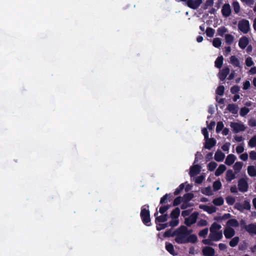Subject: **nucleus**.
<instances>
[{
    "mask_svg": "<svg viewBox=\"0 0 256 256\" xmlns=\"http://www.w3.org/2000/svg\"><path fill=\"white\" fill-rule=\"evenodd\" d=\"M149 206L146 204L141 208L140 216L142 222L146 226H150V212L148 210Z\"/></svg>",
    "mask_w": 256,
    "mask_h": 256,
    "instance_id": "obj_1",
    "label": "nucleus"
},
{
    "mask_svg": "<svg viewBox=\"0 0 256 256\" xmlns=\"http://www.w3.org/2000/svg\"><path fill=\"white\" fill-rule=\"evenodd\" d=\"M198 212H194L192 213L188 217L186 218L184 220V224L188 226H190L192 224H195L196 222Z\"/></svg>",
    "mask_w": 256,
    "mask_h": 256,
    "instance_id": "obj_2",
    "label": "nucleus"
},
{
    "mask_svg": "<svg viewBox=\"0 0 256 256\" xmlns=\"http://www.w3.org/2000/svg\"><path fill=\"white\" fill-rule=\"evenodd\" d=\"M238 28L244 34H247L250 30L249 21L246 19L240 20L238 24Z\"/></svg>",
    "mask_w": 256,
    "mask_h": 256,
    "instance_id": "obj_3",
    "label": "nucleus"
},
{
    "mask_svg": "<svg viewBox=\"0 0 256 256\" xmlns=\"http://www.w3.org/2000/svg\"><path fill=\"white\" fill-rule=\"evenodd\" d=\"M251 206L248 200H245L243 204L240 202L236 203L234 208L240 212H243L244 210H250Z\"/></svg>",
    "mask_w": 256,
    "mask_h": 256,
    "instance_id": "obj_4",
    "label": "nucleus"
},
{
    "mask_svg": "<svg viewBox=\"0 0 256 256\" xmlns=\"http://www.w3.org/2000/svg\"><path fill=\"white\" fill-rule=\"evenodd\" d=\"M238 189L242 192H245L248 190V184L246 180L244 178H240L238 181Z\"/></svg>",
    "mask_w": 256,
    "mask_h": 256,
    "instance_id": "obj_5",
    "label": "nucleus"
},
{
    "mask_svg": "<svg viewBox=\"0 0 256 256\" xmlns=\"http://www.w3.org/2000/svg\"><path fill=\"white\" fill-rule=\"evenodd\" d=\"M230 126L232 128L233 132L234 133H238L240 132H243L246 130V127L242 124L234 122H231Z\"/></svg>",
    "mask_w": 256,
    "mask_h": 256,
    "instance_id": "obj_6",
    "label": "nucleus"
},
{
    "mask_svg": "<svg viewBox=\"0 0 256 256\" xmlns=\"http://www.w3.org/2000/svg\"><path fill=\"white\" fill-rule=\"evenodd\" d=\"M186 4L188 7L193 10H196L202 4V0H187Z\"/></svg>",
    "mask_w": 256,
    "mask_h": 256,
    "instance_id": "obj_7",
    "label": "nucleus"
},
{
    "mask_svg": "<svg viewBox=\"0 0 256 256\" xmlns=\"http://www.w3.org/2000/svg\"><path fill=\"white\" fill-rule=\"evenodd\" d=\"M187 231V228L184 226H181L178 228L174 230L175 236H178L186 238V232Z\"/></svg>",
    "mask_w": 256,
    "mask_h": 256,
    "instance_id": "obj_8",
    "label": "nucleus"
},
{
    "mask_svg": "<svg viewBox=\"0 0 256 256\" xmlns=\"http://www.w3.org/2000/svg\"><path fill=\"white\" fill-rule=\"evenodd\" d=\"M158 212L156 211L154 214V216L156 217L155 222L156 225H158L159 223L164 222L167 221L168 216V214H162V215L158 216Z\"/></svg>",
    "mask_w": 256,
    "mask_h": 256,
    "instance_id": "obj_9",
    "label": "nucleus"
},
{
    "mask_svg": "<svg viewBox=\"0 0 256 256\" xmlns=\"http://www.w3.org/2000/svg\"><path fill=\"white\" fill-rule=\"evenodd\" d=\"M232 12V9L229 4H225L222 7V14L225 18L228 17Z\"/></svg>",
    "mask_w": 256,
    "mask_h": 256,
    "instance_id": "obj_10",
    "label": "nucleus"
},
{
    "mask_svg": "<svg viewBox=\"0 0 256 256\" xmlns=\"http://www.w3.org/2000/svg\"><path fill=\"white\" fill-rule=\"evenodd\" d=\"M230 70L228 67L224 68L218 73V78L220 81L223 82L230 73Z\"/></svg>",
    "mask_w": 256,
    "mask_h": 256,
    "instance_id": "obj_11",
    "label": "nucleus"
},
{
    "mask_svg": "<svg viewBox=\"0 0 256 256\" xmlns=\"http://www.w3.org/2000/svg\"><path fill=\"white\" fill-rule=\"evenodd\" d=\"M202 253L204 256H214V250L210 246H205L202 250Z\"/></svg>",
    "mask_w": 256,
    "mask_h": 256,
    "instance_id": "obj_12",
    "label": "nucleus"
},
{
    "mask_svg": "<svg viewBox=\"0 0 256 256\" xmlns=\"http://www.w3.org/2000/svg\"><path fill=\"white\" fill-rule=\"evenodd\" d=\"M224 234L226 238L229 239L234 236L235 230L230 227H227L224 230Z\"/></svg>",
    "mask_w": 256,
    "mask_h": 256,
    "instance_id": "obj_13",
    "label": "nucleus"
},
{
    "mask_svg": "<svg viewBox=\"0 0 256 256\" xmlns=\"http://www.w3.org/2000/svg\"><path fill=\"white\" fill-rule=\"evenodd\" d=\"M201 167L198 164L192 166L190 168V175L191 177L194 176L198 174L200 172Z\"/></svg>",
    "mask_w": 256,
    "mask_h": 256,
    "instance_id": "obj_14",
    "label": "nucleus"
},
{
    "mask_svg": "<svg viewBox=\"0 0 256 256\" xmlns=\"http://www.w3.org/2000/svg\"><path fill=\"white\" fill-rule=\"evenodd\" d=\"M209 237L213 241H218L222 238V232H211Z\"/></svg>",
    "mask_w": 256,
    "mask_h": 256,
    "instance_id": "obj_15",
    "label": "nucleus"
},
{
    "mask_svg": "<svg viewBox=\"0 0 256 256\" xmlns=\"http://www.w3.org/2000/svg\"><path fill=\"white\" fill-rule=\"evenodd\" d=\"M206 142L204 144V148L208 150H210L213 146H214L216 143V140L214 138H208L206 139Z\"/></svg>",
    "mask_w": 256,
    "mask_h": 256,
    "instance_id": "obj_16",
    "label": "nucleus"
},
{
    "mask_svg": "<svg viewBox=\"0 0 256 256\" xmlns=\"http://www.w3.org/2000/svg\"><path fill=\"white\" fill-rule=\"evenodd\" d=\"M249 42L248 39L245 36H242L239 40L238 46L242 49H244L248 45Z\"/></svg>",
    "mask_w": 256,
    "mask_h": 256,
    "instance_id": "obj_17",
    "label": "nucleus"
},
{
    "mask_svg": "<svg viewBox=\"0 0 256 256\" xmlns=\"http://www.w3.org/2000/svg\"><path fill=\"white\" fill-rule=\"evenodd\" d=\"M244 228L249 234H256V224H250L246 225Z\"/></svg>",
    "mask_w": 256,
    "mask_h": 256,
    "instance_id": "obj_18",
    "label": "nucleus"
},
{
    "mask_svg": "<svg viewBox=\"0 0 256 256\" xmlns=\"http://www.w3.org/2000/svg\"><path fill=\"white\" fill-rule=\"evenodd\" d=\"M226 109L231 113L234 114H237L238 112V105L234 104H228L227 106Z\"/></svg>",
    "mask_w": 256,
    "mask_h": 256,
    "instance_id": "obj_19",
    "label": "nucleus"
},
{
    "mask_svg": "<svg viewBox=\"0 0 256 256\" xmlns=\"http://www.w3.org/2000/svg\"><path fill=\"white\" fill-rule=\"evenodd\" d=\"M236 159V156L233 154H228L225 160V164L228 166L232 164Z\"/></svg>",
    "mask_w": 256,
    "mask_h": 256,
    "instance_id": "obj_20",
    "label": "nucleus"
},
{
    "mask_svg": "<svg viewBox=\"0 0 256 256\" xmlns=\"http://www.w3.org/2000/svg\"><path fill=\"white\" fill-rule=\"evenodd\" d=\"M224 154L220 150H218L216 152L214 155V160L217 162H222L224 158Z\"/></svg>",
    "mask_w": 256,
    "mask_h": 256,
    "instance_id": "obj_21",
    "label": "nucleus"
},
{
    "mask_svg": "<svg viewBox=\"0 0 256 256\" xmlns=\"http://www.w3.org/2000/svg\"><path fill=\"white\" fill-rule=\"evenodd\" d=\"M236 178V174L233 172L232 170H228L226 172V180L227 182H230Z\"/></svg>",
    "mask_w": 256,
    "mask_h": 256,
    "instance_id": "obj_22",
    "label": "nucleus"
},
{
    "mask_svg": "<svg viewBox=\"0 0 256 256\" xmlns=\"http://www.w3.org/2000/svg\"><path fill=\"white\" fill-rule=\"evenodd\" d=\"M180 210L178 208H176L172 210L170 216L172 219H178L180 214Z\"/></svg>",
    "mask_w": 256,
    "mask_h": 256,
    "instance_id": "obj_23",
    "label": "nucleus"
},
{
    "mask_svg": "<svg viewBox=\"0 0 256 256\" xmlns=\"http://www.w3.org/2000/svg\"><path fill=\"white\" fill-rule=\"evenodd\" d=\"M226 225L228 227L232 226L234 228H236L238 226L239 223L236 219L232 218L228 220L226 222Z\"/></svg>",
    "mask_w": 256,
    "mask_h": 256,
    "instance_id": "obj_24",
    "label": "nucleus"
},
{
    "mask_svg": "<svg viewBox=\"0 0 256 256\" xmlns=\"http://www.w3.org/2000/svg\"><path fill=\"white\" fill-rule=\"evenodd\" d=\"M230 62L234 66L240 68V61L235 56H230Z\"/></svg>",
    "mask_w": 256,
    "mask_h": 256,
    "instance_id": "obj_25",
    "label": "nucleus"
},
{
    "mask_svg": "<svg viewBox=\"0 0 256 256\" xmlns=\"http://www.w3.org/2000/svg\"><path fill=\"white\" fill-rule=\"evenodd\" d=\"M166 250L171 254L174 256L176 254L174 252V246L169 242H166Z\"/></svg>",
    "mask_w": 256,
    "mask_h": 256,
    "instance_id": "obj_26",
    "label": "nucleus"
},
{
    "mask_svg": "<svg viewBox=\"0 0 256 256\" xmlns=\"http://www.w3.org/2000/svg\"><path fill=\"white\" fill-rule=\"evenodd\" d=\"M226 170V166L224 164H220L215 172V175L217 176L221 175Z\"/></svg>",
    "mask_w": 256,
    "mask_h": 256,
    "instance_id": "obj_27",
    "label": "nucleus"
},
{
    "mask_svg": "<svg viewBox=\"0 0 256 256\" xmlns=\"http://www.w3.org/2000/svg\"><path fill=\"white\" fill-rule=\"evenodd\" d=\"M198 240V238L196 234H190L187 238L186 239V243H195Z\"/></svg>",
    "mask_w": 256,
    "mask_h": 256,
    "instance_id": "obj_28",
    "label": "nucleus"
},
{
    "mask_svg": "<svg viewBox=\"0 0 256 256\" xmlns=\"http://www.w3.org/2000/svg\"><path fill=\"white\" fill-rule=\"evenodd\" d=\"M223 60L224 58L222 56H218L214 62L215 66L218 68H221L223 64Z\"/></svg>",
    "mask_w": 256,
    "mask_h": 256,
    "instance_id": "obj_29",
    "label": "nucleus"
},
{
    "mask_svg": "<svg viewBox=\"0 0 256 256\" xmlns=\"http://www.w3.org/2000/svg\"><path fill=\"white\" fill-rule=\"evenodd\" d=\"M234 37L230 34H226L225 35L226 42L228 45H231L234 42Z\"/></svg>",
    "mask_w": 256,
    "mask_h": 256,
    "instance_id": "obj_30",
    "label": "nucleus"
},
{
    "mask_svg": "<svg viewBox=\"0 0 256 256\" xmlns=\"http://www.w3.org/2000/svg\"><path fill=\"white\" fill-rule=\"evenodd\" d=\"M242 166H243V163L240 162H237L234 164L233 168L236 172V174L237 172H238L241 170V169L242 168Z\"/></svg>",
    "mask_w": 256,
    "mask_h": 256,
    "instance_id": "obj_31",
    "label": "nucleus"
},
{
    "mask_svg": "<svg viewBox=\"0 0 256 256\" xmlns=\"http://www.w3.org/2000/svg\"><path fill=\"white\" fill-rule=\"evenodd\" d=\"M194 197V194L192 193H186L184 195L182 200L188 202L191 200Z\"/></svg>",
    "mask_w": 256,
    "mask_h": 256,
    "instance_id": "obj_32",
    "label": "nucleus"
},
{
    "mask_svg": "<svg viewBox=\"0 0 256 256\" xmlns=\"http://www.w3.org/2000/svg\"><path fill=\"white\" fill-rule=\"evenodd\" d=\"M221 228V226L216 222H214L210 228V232H217V230H219Z\"/></svg>",
    "mask_w": 256,
    "mask_h": 256,
    "instance_id": "obj_33",
    "label": "nucleus"
},
{
    "mask_svg": "<svg viewBox=\"0 0 256 256\" xmlns=\"http://www.w3.org/2000/svg\"><path fill=\"white\" fill-rule=\"evenodd\" d=\"M212 202L215 206H220L223 204L224 200L222 197H220L214 198Z\"/></svg>",
    "mask_w": 256,
    "mask_h": 256,
    "instance_id": "obj_34",
    "label": "nucleus"
},
{
    "mask_svg": "<svg viewBox=\"0 0 256 256\" xmlns=\"http://www.w3.org/2000/svg\"><path fill=\"white\" fill-rule=\"evenodd\" d=\"M239 240H240L239 237H238V236L234 237L230 242V244H229L230 246L232 248L236 246L238 244Z\"/></svg>",
    "mask_w": 256,
    "mask_h": 256,
    "instance_id": "obj_35",
    "label": "nucleus"
},
{
    "mask_svg": "<svg viewBox=\"0 0 256 256\" xmlns=\"http://www.w3.org/2000/svg\"><path fill=\"white\" fill-rule=\"evenodd\" d=\"M201 192L202 194L206 196H211L212 194V192L210 186L202 189Z\"/></svg>",
    "mask_w": 256,
    "mask_h": 256,
    "instance_id": "obj_36",
    "label": "nucleus"
},
{
    "mask_svg": "<svg viewBox=\"0 0 256 256\" xmlns=\"http://www.w3.org/2000/svg\"><path fill=\"white\" fill-rule=\"evenodd\" d=\"M222 184L220 180L215 181L213 184V189L214 191H218L221 188Z\"/></svg>",
    "mask_w": 256,
    "mask_h": 256,
    "instance_id": "obj_37",
    "label": "nucleus"
},
{
    "mask_svg": "<svg viewBox=\"0 0 256 256\" xmlns=\"http://www.w3.org/2000/svg\"><path fill=\"white\" fill-rule=\"evenodd\" d=\"M232 6L234 8V12L236 14H238L240 12V6L237 1L232 2Z\"/></svg>",
    "mask_w": 256,
    "mask_h": 256,
    "instance_id": "obj_38",
    "label": "nucleus"
},
{
    "mask_svg": "<svg viewBox=\"0 0 256 256\" xmlns=\"http://www.w3.org/2000/svg\"><path fill=\"white\" fill-rule=\"evenodd\" d=\"M228 32V29L224 26H222L218 28L217 30L218 34L220 36H223L224 34Z\"/></svg>",
    "mask_w": 256,
    "mask_h": 256,
    "instance_id": "obj_39",
    "label": "nucleus"
},
{
    "mask_svg": "<svg viewBox=\"0 0 256 256\" xmlns=\"http://www.w3.org/2000/svg\"><path fill=\"white\" fill-rule=\"evenodd\" d=\"M249 146L254 148L256 146V134L253 136L248 142Z\"/></svg>",
    "mask_w": 256,
    "mask_h": 256,
    "instance_id": "obj_40",
    "label": "nucleus"
},
{
    "mask_svg": "<svg viewBox=\"0 0 256 256\" xmlns=\"http://www.w3.org/2000/svg\"><path fill=\"white\" fill-rule=\"evenodd\" d=\"M212 44L214 47L218 48L222 44L221 39L218 38H214L213 40Z\"/></svg>",
    "mask_w": 256,
    "mask_h": 256,
    "instance_id": "obj_41",
    "label": "nucleus"
},
{
    "mask_svg": "<svg viewBox=\"0 0 256 256\" xmlns=\"http://www.w3.org/2000/svg\"><path fill=\"white\" fill-rule=\"evenodd\" d=\"M214 30L212 28L208 27L206 30V34L208 37H213L214 34Z\"/></svg>",
    "mask_w": 256,
    "mask_h": 256,
    "instance_id": "obj_42",
    "label": "nucleus"
},
{
    "mask_svg": "<svg viewBox=\"0 0 256 256\" xmlns=\"http://www.w3.org/2000/svg\"><path fill=\"white\" fill-rule=\"evenodd\" d=\"M214 0H206V2L203 6L204 10L207 9L208 7H211L214 5Z\"/></svg>",
    "mask_w": 256,
    "mask_h": 256,
    "instance_id": "obj_43",
    "label": "nucleus"
},
{
    "mask_svg": "<svg viewBox=\"0 0 256 256\" xmlns=\"http://www.w3.org/2000/svg\"><path fill=\"white\" fill-rule=\"evenodd\" d=\"M226 203L230 206L233 205L236 201L235 198L232 196H228L226 197Z\"/></svg>",
    "mask_w": 256,
    "mask_h": 256,
    "instance_id": "obj_44",
    "label": "nucleus"
},
{
    "mask_svg": "<svg viewBox=\"0 0 256 256\" xmlns=\"http://www.w3.org/2000/svg\"><path fill=\"white\" fill-rule=\"evenodd\" d=\"M170 205L166 204L164 206H162L159 208V212L161 214H164V213L170 208Z\"/></svg>",
    "mask_w": 256,
    "mask_h": 256,
    "instance_id": "obj_45",
    "label": "nucleus"
},
{
    "mask_svg": "<svg viewBox=\"0 0 256 256\" xmlns=\"http://www.w3.org/2000/svg\"><path fill=\"white\" fill-rule=\"evenodd\" d=\"M224 86H220L216 90V94L218 95L222 96L224 94Z\"/></svg>",
    "mask_w": 256,
    "mask_h": 256,
    "instance_id": "obj_46",
    "label": "nucleus"
},
{
    "mask_svg": "<svg viewBox=\"0 0 256 256\" xmlns=\"http://www.w3.org/2000/svg\"><path fill=\"white\" fill-rule=\"evenodd\" d=\"M184 184L182 183L181 184L178 188H176L174 192V195H178L179 194L180 192L184 190Z\"/></svg>",
    "mask_w": 256,
    "mask_h": 256,
    "instance_id": "obj_47",
    "label": "nucleus"
},
{
    "mask_svg": "<svg viewBox=\"0 0 256 256\" xmlns=\"http://www.w3.org/2000/svg\"><path fill=\"white\" fill-rule=\"evenodd\" d=\"M217 166V164L214 162H210L208 166V170L210 171H213Z\"/></svg>",
    "mask_w": 256,
    "mask_h": 256,
    "instance_id": "obj_48",
    "label": "nucleus"
},
{
    "mask_svg": "<svg viewBox=\"0 0 256 256\" xmlns=\"http://www.w3.org/2000/svg\"><path fill=\"white\" fill-rule=\"evenodd\" d=\"M249 112L250 110L248 108L246 107H243L241 108L240 114L242 116H244L248 113Z\"/></svg>",
    "mask_w": 256,
    "mask_h": 256,
    "instance_id": "obj_49",
    "label": "nucleus"
},
{
    "mask_svg": "<svg viewBox=\"0 0 256 256\" xmlns=\"http://www.w3.org/2000/svg\"><path fill=\"white\" fill-rule=\"evenodd\" d=\"M231 214L229 213L224 214L222 216H220L218 218H216L215 219L218 221L222 220H227L231 217Z\"/></svg>",
    "mask_w": 256,
    "mask_h": 256,
    "instance_id": "obj_50",
    "label": "nucleus"
},
{
    "mask_svg": "<svg viewBox=\"0 0 256 256\" xmlns=\"http://www.w3.org/2000/svg\"><path fill=\"white\" fill-rule=\"evenodd\" d=\"M174 231V232H172V230H168L164 232V236L165 238H168V237H174L175 236Z\"/></svg>",
    "mask_w": 256,
    "mask_h": 256,
    "instance_id": "obj_51",
    "label": "nucleus"
},
{
    "mask_svg": "<svg viewBox=\"0 0 256 256\" xmlns=\"http://www.w3.org/2000/svg\"><path fill=\"white\" fill-rule=\"evenodd\" d=\"M185 238L181 236H176L175 241L178 244H186Z\"/></svg>",
    "mask_w": 256,
    "mask_h": 256,
    "instance_id": "obj_52",
    "label": "nucleus"
},
{
    "mask_svg": "<svg viewBox=\"0 0 256 256\" xmlns=\"http://www.w3.org/2000/svg\"><path fill=\"white\" fill-rule=\"evenodd\" d=\"M168 223L165 224H160L159 223L158 225L156 226V230L158 231H160L162 230H164L168 226Z\"/></svg>",
    "mask_w": 256,
    "mask_h": 256,
    "instance_id": "obj_53",
    "label": "nucleus"
},
{
    "mask_svg": "<svg viewBox=\"0 0 256 256\" xmlns=\"http://www.w3.org/2000/svg\"><path fill=\"white\" fill-rule=\"evenodd\" d=\"M182 202V198L181 196L176 197L173 202L174 206H178Z\"/></svg>",
    "mask_w": 256,
    "mask_h": 256,
    "instance_id": "obj_54",
    "label": "nucleus"
},
{
    "mask_svg": "<svg viewBox=\"0 0 256 256\" xmlns=\"http://www.w3.org/2000/svg\"><path fill=\"white\" fill-rule=\"evenodd\" d=\"M224 124L222 122H218L217 123L216 128V132L217 133H219L224 128Z\"/></svg>",
    "mask_w": 256,
    "mask_h": 256,
    "instance_id": "obj_55",
    "label": "nucleus"
},
{
    "mask_svg": "<svg viewBox=\"0 0 256 256\" xmlns=\"http://www.w3.org/2000/svg\"><path fill=\"white\" fill-rule=\"evenodd\" d=\"M192 206V204L182 200V204L180 206V208L182 210H185L188 207Z\"/></svg>",
    "mask_w": 256,
    "mask_h": 256,
    "instance_id": "obj_56",
    "label": "nucleus"
},
{
    "mask_svg": "<svg viewBox=\"0 0 256 256\" xmlns=\"http://www.w3.org/2000/svg\"><path fill=\"white\" fill-rule=\"evenodd\" d=\"M168 194H166L165 195H164L161 198H160V204H166V203L168 200Z\"/></svg>",
    "mask_w": 256,
    "mask_h": 256,
    "instance_id": "obj_57",
    "label": "nucleus"
},
{
    "mask_svg": "<svg viewBox=\"0 0 256 256\" xmlns=\"http://www.w3.org/2000/svg\"><path fill=\"white\" fill-rule=\"evenodd\" d=\"M208 233V228H205L199 232V236H200L206 238Z\"/></svg>",
    "mask_w": 256,
    "mask_h": 256,
    "instance_id": "obj_58",
    "label": "nucleus"
},
{
    "mask_svg": "<svg viewBox=\"0 0 256 256\" xmlns=\"http://www.w3.org/2000/svg\"><path fill=\"white\" fill-rule=\"evenodd\" d=\"M246 66H248V67L252 66H253L254 64V62L252 61V58L248 57L246 58Z\"/></svg>",
    "mask_w": 256,
    "mask_h": 256,
    "instance_id": "obj_59",
    "label": "nucleus"
},
{
    "mask_svg": "<svg viewBox=\"0 0 256 256\" xmlns=\"http://www.w3.org/2000/svg\"><path fill=\"white\" fill-rule=\"evenodd\" d=\"M179 224V220L177 219H172L169 222V225L172 227H174Z\"/></svg>",
    "mask_w": 256,
    "mask_h": 256,
    "instance_id": "obj_60",
    "label": "nucleus"
},
{
    "mask_svg": "<svg viewBox=\"0 0 256 256\" xmlns=\"http://www.w3.org/2000/svg\"><path fill=\"white\" fill-rule=\"evenodd\" d=\"M240 90V88L238 86H232L230 88V92L232 94H235L238 93Z\"/></svg>",
    "mask_w": 256,
    "mask_h": 256,
    "instance_id": "obj_61",
    "label": "nucleus"
},
{
    "mask_svg": "<svg viewBox=\"0 0 256 256\" xmlns=\"http://www.w3.org/2000/svg\"><path fill=\"white\" fill-rule=\"evenodd\" d=\"M204 179V176L202 175L197 176L195 179V182L198 184H200L202 182Z\"/></svg>",
    "mask_w": 256,
    "mask_h": 256,
    "instance_id": "obj_62",
    "label": "nucleus"
},
{
    "mask_svg": "<svg viewBox=\"0 0 256 256\" xmlns=\"http://www.w3.org/2000/svg\"><path fill=\"white\" fill-rule=\"evenodd\" d=\"M208 224V222L206 220L204 219L200 220L198 223V226H206Z\"/></svg>",
    "mask_w": 256,
    "mask_h": 256,
    "instance_id": "obj_63",
    "label": "nucleus"
},
{
    "mask_svg": "<svg viewBox=\"0 0 256 256\" xmlns=\"http://www.w3.org/2000/svg\"><path fill=\"white\" fill-rule=\"evenodd\" d=\"M248 124L251 127L256 126V120L254 118H251L248 122Z\"/></svg>",
    "mask_w": 256,
    "mask_h": 256,
    "instance_id": "obj_64",
    "label": "nucleus"
}]
</instances>
